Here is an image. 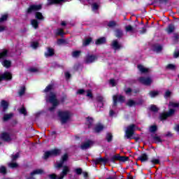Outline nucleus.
Here are the masks:
<instances>
[{
    "mask_svg": "<svg viewBox=\"0 0 179 179\" xmlns=\"http://www.w3.org/2000/svg\"><path fill=\"white\" fill-rule=\"evenodd\" d=\"M67 161H68V154H64L62 157V159L60 160V162H58L56 163L55 167L57 169H61V167L64 166V163H65V162H67Z\"/></svg>",
    "mask_w": 179,
    "mask_h": 179,
    "instance_id": "9d476101",
    "label": "nucleus"
},
{
    "mask_svg": "<svg viewBox=\"0 0 179 179\" xmlns=\"http://www.w3.org/2000/svg\"><path fill=\"white\" fill-rule=\"evenodd\" d=\"M126 106H128V107H135V106H136V101L132 99H129L126 103Z\"/></svg>",
    "mask_w": 179,
    "mask_h": 179,
    "instance_id": "4be33fe9",
    "label": "nucleus"
},
{
    "mask_svg": "<svg viewBox=\"0 0 179 179\" xmlns=\"http://www.w3.org/2000/svg\"><path fill=\"white\" fill-rule=\"evenodd\" d=\"M8 102L3 100L1 101V106L3 108V111H6V110H8Z\"/></svg>",
    "mask_w": 179,
    "mask_h": 179,
    "instance_id": "bb28decb",
    "label": "nucleus"
},
{
    "mask_svg": "<svg viewBox=\"0 0 179 179\" xmlns=\"http://www.w3.org/2000/svg\"><path fill=\"white\" fill-rule=\"evenodd\" d=\"M31 47H32V48H37V47H38V43L32 42L31 44Z\"/></svg>",
    "mask_w": 179,
    "mask_h": 179,
    "instance_id": "6e6d98bb",
    "label": "nucleus"
},
{
    "mask_svg": "<svg viewBox=\"0 0 179 179\" xmlns=\"http://www.w3.org/2000/svg\"><path fill=\"white\" fill-rule=\"evenodd\" d=\"M120 157H121V155H120V154H117L115 155H113L112 157V162H114L115 160H120Z\"/></svg>",
    "mask_w": 179,
    "mask_h": 179,
    "instance_id": "c03bdc74",
    "label": "nucleus"
},
{
    "mask_svg": "<svg viewBox=\"0 0 179 179\" xmlns=\"http://www.w3.org/2000/svg\"><path fill=\"white\" fill-rule=\"evenodd\" d=\"M150 110L152 111H155V112L159 111V108L156 106H155V105L151 106Z\"/></svg>",
    "mask_w": 179,
    "mask_h": 179,
    "instance_id": "864d4df0",
    "label": "nucleus"
},
{
    "mask_svg": "<svg viewBox=\"0 0 179 179\" xmlns=\"http://www.w3.org/2000/svg\"><path fill=\"white\" fill-rule=\"evenodd\" d=\"M90 43H92V38H88L84 41L83 45H85V46L89 45V44H90Z\"/></svg>",
    "mask_w": 179,
    "mask_h": 179,
    "instance_id": "ea45409f",
    "label": "nucleus"
},
{
    "mask_svg": "<svg viewBox=\"0 0 179 179\" xmlns=\"http://www.w3.org/2000/svg\"><path fill=\"white\" fill-rule=\"evenodd\" d=\"M35 17L36 19H38V20H44V16H43V13L40 12H36L35 13Z\"/></svg>",
    "mask_w": 179,
    "mask_h": 179,
    "instance_id": "393cba45",
    "label": "nucleus"
},
{
    "mask_svg": "<svg viewBox=\"0 0 179 179\" xmlns=\"http://www.w3.org/2000/svg\"><path fill=\"white\" fill-rule=\"evenodd\" d=\"M153 139H154L155 142H157V143L162 142V138H160L157 136H154Z\"/></svg>",
    "mask_w": 179,
    "mask_h": 179,
    "instance_id": "3c124183",
    "label": "nucleus"
},
{
    "mask_svg": "<svg viewBox=\"0 0 179 179\" xmlns=\"http://www.w3.org/2000/svg\"><path fill=\"white\" fill-rule=\"evenodd\" d=\"M81 52L80 50H76L72 52V57H73V58H78L80 56Z\"/></svg>",
    "mask_w": 179,
    "mask_h": 179,
    "instance_id": "2f4dec72",
    "label": "nucleus"
},
{
    "mask_svg": "<svg viewBox=\"0 0 179 179\" xmlns=\"http://www.w3.org/2000/svg\"><path fill=\"white\" fill-rule=\"evenodd\" d=\"M2 65L4 66V68H10V65L12 64V62L9 60H4L2 62Z\"/></svg>",
    "mask_w": 179,
    "mask_h": 179,
    "instance_id": "b1692460",
    "label": "nucleus"
},
{
    "mask_svg": "<svg viewBox=\"0 0 179 179\" xmlns=\"http://www.w3.org/2000/svg\"><path fill=\"white\" fill-rule=\"evenodd\" d=\"M12 117H13V113L6 114V115H4L3 120V121H8V120H10V118H12Z\"/></svg>",
    "mask_w": 179,
    "mask_h": 179,
    "instance_id": "c85d7f7f",
    "label": "nucleus"
},
{
    "mask_svg": "<svg viewBox=\"0 0 179 179\" xmlns=\"http://www.w3.org/2000/svg\"><path fill=\"white\" fill-rule=\"evenodd\" d=\"M95 44L96 45H101V44H106V38L105 37H102V38H98L96 41Z\"/></svg>",
    "mask_w": 179,
    "mask_h": 179,
    "instance_id": "aec40b11",
    "label": "nucleus"
},
{
    "mask_svg": "<svg viewBox=\"0 0 179 179\" xmlns=\"http://www.w3.org/2000/svg\"><path fill=\"white\" fill-rule=\"evenodd\" d=\"M56 34L57 36H62V34H64V31L62 29H57Z\"/></svg>",
    "mask_w": 179,
    "mask_h": 179,
    "instance_id": "8fccbe9b",
    "label": "nucleus"
},
{
    "mask_svg": "<svg viewBox=\"0 0 179 179\" xmlns=\"http://www.w3.org/2000/svg\"><path fill=\"white\" fill-rule=\"evenodd\" d=\"M54 54V49L48 48L47 52L45 53V56L46 58H48V57H52Z\"/></svg>",
    "mask_w": 179,
    "mask_h": 179,
    "instance_id": "6ab92c4d",
    "label": "nucleus"
},
{
    "mask_svg": "<svg viewBox=\"0 0 179 179\" xmlns=\"http://www.w3.org/2000/svg\"><path fill=\"white\" fill-rule=\"evenodd\" d=\"M150 97H156V96H159V92L157 91H151L149 93Z\"/></svg>",
    "mask_w": 179,
    "mask_h": 179,
    "instance_id": "58836bf2",
    "label": "nucleus"
},
{
    "mask_svg": "<svg viewBox=\"0 0 179 179\" xmlns=\"http://www.w3.org/2000/svg\"><path fill=\"white\" fill-rule=\"evenodd\" d=\"M174 58H178L179 57V50L176 51L173 55Z\"/></svg>",
    "mask_w": 179,
    "mask_h": 179,
    "instance_id": "338daca9",
    "label": "nucleus"
},
{
    "mask_svg": "<svg viewBox=\"0 0 179 179\" xmlns=\"http://www.w3.org/2000/svg\"><path fill=\"white\" fill-rule=\"evenodd\" d=\"M141 34H145L146 33V27H143L142 30H140Z\"/></svg>",
    "mask_w": 179,
    "mask_h": 179,
    "instance_id": "69168bd1",
    "label": "nucleus"
},
{
    "mask_svg": "<svg viewBox=\"0 0 179 179\" xmlns=\"http://www.w3.org/2000/svg\"><path fill=\"white\" fill-rule=\"evenodd\" d=\"M71 112L69 111H60L59 112V117L62 124H66L71 120Z\"/></svg>",
    "mask_w": 179,
    "mask_h": 179,
    "instance_id": "7ed1b4c3",
    "label": "nucleus"
},
{
    "mask_svg": "<svg viewBox=\"0 0 179 179\" xmlns=\"http://www.w3.org/2000/svg\"><path fill=\"white\" fill-rule=\"evenodd\" d=\"M97 59V56L94 55H88L85 58V64H92Z\"/></svg>",
    "mask_w": 179,
    "mask_h": 179,
    "instance_id": "ddd939ff",
    "label": "nucleus"
},
{
    "mask_svg": "<svg viewBox=\"0 0 179 179\" xmlns=\"http://www.w3.org/2000/svg\"><path fill=\"white\" fill-rule=\"evenodd\" d=\"M65 0H48V5H52L54 3H61Z\"/></svg>",
    "mask_w": 179,
    "mask_h": 179,
    "instance_id": "a878e982",
    "label": "nucleus"
},
{
    "mask_svg": "<svg viewBox=\"0 0 179 179\" xmlns=\"http://www.w3.org/2000/svg\"><path fill=\"white\" fill-rule=\"evenodd\" d=\"M108 27H115V26H117V23L114 21H110L108 24Z\"/></svg>",
    "mask_w": 179,
    "mask_h": 179,
    "instance_id": "a18cd8bd",
    "label": "nucleus"
},
{
    "mask_svg": "<svg viewBox=\"0 0 179 179\" xmlns=\"http://www.w3.org/2000/svg\"><path fill=\"white\" fill-rule=\"evenodd\" d=\"M20 114H23L24 115H26V114H27L26 112V108H20Z\"/></svg>",
    "mask_w": 179,
    "mask_h": 179,
    "instance_id": "4d7b16f0",
    "label": "nucleus"
},
{
    "mask_svg": "<svg viewBox=\"0 0 179 179\" xmlns=\"http://www.w3.org/2000/svg\"><path fill=\"white\" fill-rule=\"evenodd\" d=\"M69 173V167L67 166H63V170L62 173L59 174V176H57L55 174H51L49 175V178L50 179H64V177L66 176Z\"/></svg>",
    "mask_w": 179,
    "mask_h": 179,
    "instance_id": "20e7f679",
    "label": "nucleus"
},
{
    "mask_svg": "<svg viewBox=\"0 0 179 179\" xmlns=\"http://www.w3.org/2000/svg\"><path fill=\"white\" fill-rule=\"evenodd\" d=\"M61 155V150L59 149H54L50 151L45 152L44 154V159L47 160L48 157H52L54 156H59Z\"/></svg>",
    "mask_w": 179,
    "mask_h": 179,
    "instance_id": "423d86ee",
    "label": "nucleus"
},
{
    "mask_svg": "<svg viewBox=\"0 0 179 179\" xmlns=\"http://www.w3.org/2000/svg\"><path fill=\"white\" fill-rule=\"evenodd\" d=\"M126 31H129L130 33H134L135 29L131 25H127L125 27Z\"/></svg>",
    "mask_w": 179,
    "mask_h": 179,
    "instance_id": "c756f323",
    "label": "nucleus"
},
{
    "mask_svg": "<svg viewBox=\"0 0 179 179\" xmlns=\"http://www.w3.org/2000/svg\"><path fill=\"white\" fill-rule=\"evenodd\" d=\"M177 107H179V103L175 102H170L169 111L168 113H161L159 115V119L161 120V121H163V120H166V118H169V117H171V115H173L174 113H176V110L173 108H176Z\"/></svg>",
    "mask_w": 179,
    "mask_h": 179,
    "instance_id": "f257e3e1",
    "label": "nucleus"
},
{
    "mask_svg": "<svg viewBox=\"0 0 179 179\" xmlns=\"http://www.w3.org/2000/svg\"><path fill=\"white\" fill-rule=\"evenodd\" d=\"M0 138L4 142H10L12 141V138L10 137V134L8 132L4 131L1 134Z\"/></svg>",
    "mask_w": 179,
    "mask_h": 179,
    "instance_id": "9b49d317",
    "label": "nucleus"
},
{
    "mask_svg": "<svg viewBox=\"0 0 179 179\" xmlns=\"http://www.w3.org/2000/svg\"><path fill=\"white\" fill-rule=\"evenodd\" d=\"M24 92H26V87H21L20 89V91L18 92L19 96H22L23 94H24Z\"/></svg>",
    "mask_w": 179,
    "mask_h": 179,
    "instance_id": "4c0bfd02",
    "label": "nucleus"
},
{
    "mask_svg": "<svg viewBox=\"0 0 179 179\" xmlns=\"http://www.w3.org/2000/svg\"><path fill=\"white\" fill-rule=\"evenodd\" d=\"M99 9V4L94 3L92 4V10H97Z\"/></svg>",
    "mask_w": 179,
    "mask_h": 179,
    "instance_id": "603ef678",
    "label": "nucleus"
},
{
    "mask_svg": "<svg viewBox=\"0 0 179 179\" xmlns=\"http://www.w3.org/2000/svg\"><path fill=\"white\" fill-rule=\"evenodd\" d=\"M138 69L141 73H147V72H149V69L142 65H138Z\"/></svg>",
    "mask_w": 179,
    "mask_h": 179,
    "instance_id": "412c9836",
    "label": "nucleus"
},
{
    "mask_svg": "<svg viewBox=\"0 0 179 179\" xmlns=\"http://www.w3.org/2000/svg\"><path fill=\"white\" fill-rule=\"evenodd\" d=\"M5 30H6V27L4 25H0V33L5 31Z\"/></svg>",
    "mask_w": 179,
    "mask_h": 179,
    "instance_id": "052dcab7",
    "label": "nucleus"
},
{
    "mask_svg": "<svg viewBox=\"0 0 179 179\" xmlns=\"http://www.w3.org/2000/svg\"><path fill=\"white\" fill-rule=\"evenodd\" d=\"M103 129H104V127L103 125L97 124L94 129V132H95V134H99V132H101Z\"/></svg>",
    "mask_w": 179,
    "mask_h": 179,
    "instance_id": "a211bd4d",
    "label": "nucleus"
},
{
    "mask_svg": "<svg viewBox=\"0 0 179 179\" xmlns=\"http://www.w3.org/2000/svg\"><path fill=\"white\" fill-rule=\"evenodd\" d=\"M162 50V45H154V51H155L156 52H160Z\"/></svg>",
    "mask_w": 179,
    "mask_h": 179,
    "instance_id": "c9c22d12",
    "label": "nucleus"
},
{
    "mask_svg": "<svg viewBox=\"0 0 179 179\" xmlns=\"http://www.w3.org/2000/svg\"><path fill=\"white\" fill-rule=\"evenodd\" d=\"M106 141H108V142H111V141H113V135L110 133L106 134Z\"/></svg>",
    "mask_w": 179,
    "mask_h": 179,
    "instance_id": "79ce46f5",
    "label": "nucleus"
},
{
    "mask_svg": "<svg viewBox=\"0 0 179 179\" xmlns=\"http://www.w3.org/2000/svg\"><path fill=\"white\" fill-rule=\"evenodd\" d=\"M31 24L34 27V29H38V21L37 20H31Z\"/></svg>",
    "mask_w": 179,
    "mask_h": 179,
    "instance_id": "5701e85b",
    "label": "nucleus"
},
{
    "mask_svg": "<svg viewBox=\"0 0 179 179\" xmlns=\"http://www.w3.org/2000/svg\"><path fill=\"white\" fill-rule=\"evenodd\" d=\"M76 174H78V176H80L82 174V169L78 168L76 169Z\"/></svg>",
    "mask_w": 179,
    "mask_h": 179,
    "instance_id": "e2e57ef3",
    "label": "nucleus"
},
{
    "mask_svg": "<svg viewBox=\"0 0 179 179\" xmlns=\"http://www.w3.org/2000/svg\"><path fill=\"white\" fill-rule=\"evenodd\" d=\"M97 100H98V101L103 103V101H104V98L101 96H97Z\"/></svg>",
    "mask_w": 179,
    "mask_h": 179,
    "instance_id": "0e129e2a",
    "label": "nucleus"
},
{
    "mask_svg": "<svg viewBox=\"0 0 179 179\" xmlns=\"http://www.w3.org/2000/svg\"><path fill=\"white\" fill-rule=\"evenodd\" d=\"M17 158H19V152H17L15 155H12V162H15Z\"/></svg>",
    "mask_w": 179,
    "mask_h": 179,
    "instance_id": "5fc2aeb1",
    "label": "nucleus"
},
{
    "mask_svg": "<svg viewBox=\"0 0 179 179\" xmlns=\"http://www.w3.org/2000/svg\"><path fill=\"white\" fill-rule=\"evenodd\" d=\"M176 28L174 27V25L173 24H169L166 29V31L169 34H171V33H173Z\"/></svg>",
    "mask_w": 179,
    "mask_h": 179,
    "instance_id": "cd10ccee",
    "label": "nucleus"
},
{
    "mask_svg": "<svg viewBox=\"0 0 179 179\" xmlns=\"http://www.w3.org/2000/svg\"><path fill=\"white\" fill-rule=\"evenodd\" d=\"M113 106L115 107L117 106V101L120 103H124L125 101V97L122 95H113Z\"/></svg>",
    "mask_w": 179,
    "mask_h": 179,
    "instance_id": "0eeeda50",
    "label": "nucleus"
},
{
    "mask_svg": "<svg viewBox=\"0 0 179 179\" xmlns=\"http://www.w3.org/2000/svg\"><path fill=\"white\" fill-rule=\"evenodd\" d=\"M138 80L140 83H142L143 85H145V86H150V85H152V82H153L152 78L149 77H141L138 79Z\"/></svg>",
    "mask_w": 179,
    "mask_h": 179,
    "instance_id": "1a4fd4ad",
    "label": "nucleus"
},
{
    "mask_svg": "<svg viewBox=\"0 0 179 179\" xmlns=\"http://www.w3.org/2000/svg\"><path fill=\"white\" fill-rule=\"evenodd\" d=\"M167 69H171L172 71H174L176 69V65L174 64H169L166 66Z\"/></svg>",
    "mask_w": 179,
    "mask_h": 179,
    "instance_id": "de8ad7c7",
    "label": "nucleus"
},
{
    "mask_svg": "<svg viewBox=\"0 0 179 179\" xmlns=\"http://www.w3.org/2000/svg\"><path fill=\"white\" fill-rule=\"evenodd\" d=\"M0 173H1V174H6V167L4 166H0Z\"/></svg>",
    "mask_w": 179,
    "mask_h": 179,
    "instance_id": "37998d69",
    "label": "nucleus"
},
{
    "mask_svg": "<svg viewBox=\"0 0 179 179\" xmlns=\"http://www.w3.org/2000/svg\"><path fill=\"white\" fill-rule=\"evenodd\" d=\"M6 57H8V50H5L0 52V59H1V58H5Z\"/></svg>",
    "mask_w": 179,
    "mask_h": 179,
    "instance_id": "7c9ffc66",
    "label": "nucleus"
},
{
    "mask_svg": "<svg viewBox=\"0 0 179 179\" xmlns=\"http://www.w3.org/2000/svg\"><path fill=\"white\" fill-rule=\"evenodd\" d=\"M135 129H136V126L135 124H130L128 126L125 131L124 137L127 138V139H131L135 134Z\"/></svg>",
    "mask_w": 179,
    "mask_h": 179,
    "instance_id": "39448f33",
    "label": "nucleus"
},
{
    "mask_svg": "<svg viewBox=\"0 0 179 179\" xmlns=\"http://www.w3.org/2000/svg\"><path fill=\"white\" fill-rule=\"evenodd\" d=\"M93 141L88 140L84 143H82L80 148L82 150H86V149H89L90 146H93Z\"/></svg>",
    "mask_w": 179,
    "mask_h": 179,
    "instance_id": "f8f14e48",
    "label": "nucleus"
},
{
    "mask_svg": "<svg viewBox=\"0 0 179 179\" xmlns=\"http://www.w3.org/2000/svg\"><path fill=\"white\" fill-rule=\"evenodd\" d=\"M10 79H12V74L9 72H6L0 75V82H1V80H10Z\"/></svg>",
    "mask_w": 179,
    "mask_h": 179,
    "instance_id": "4468645a",
    "label": "nucleus"
},
{
    "mask_svg": "<svg viewBox=\"0 0 179 179\" xmlns=\"http://www.w3.org/2000/svg\"><path fill=\"white\" fill-rule=\"evenodd\" d=\"M170 96H171V92L170 91H166L165 92V96L164 97H166V99H167L168 97H170Z\"/></svg>",
    "mask_w": 179,
    "mask_h": 179,
    "instance_id": "680f3d73",
    "label": "nucleus"
},
{
    "mask_svg": "<svg viewBox=\"0 0 179 179\" xmlns=\"http://www.w3.org/2000/svg\"><path fill=\"white\" fill-rule=\"evenodd\" d=\"M138 160H140L142 163H145L149 160V155L146 153H143L138 157Z\"/></svg>",
    "mask_w": 179,
    "mask_h": 179,
    "instance_id": "2eb2a0df",
    "label": "nucleus"
},
{
    "mask_svg": "<svg viewBox=\"0 0 179 179\" xmlns=\"http://www.w3.org/2000/svg\"><path fill=\"white\" fill-rule=\"evenodd\" d=\"M110 83L112 86H115L116 83H115V80L112 79L110 80Z\"/></svg>",
    "mask_w": 179,
    "mask_h": 179,
    "instance_id": "774afa93",
    "label": "nucleus"
},
{
    "mask_svg": "<svg viewBox=\"0 0 179 179\" xmlns=\"http://www.w3.org/2000/svg\"><path fill=\"white\" fill-rule=\"evenodd\" d=\"M107 162H108V159L103 157H99L94 160L95 164H99V163H107Z\"/></svg>",
    "mask_w": 179,
    "mask_h": 179,
    "instance_id": "f3484780",
    "label": "nucleus"
},
{
    "mask_svg": "<svg viewBox=\"0 0 179 179\" xmlns=\"http://www.w3.org/2000/svg\"><path fill=\"white\" fill-rule=\"evenodd\" d=\"M8 166L10 169H17V167H18L19 165L16 162H10L8 163Z\"/></svg>",
    "mask_w": 179,
    "mask_h": 179,
    "instance_id": "f704fd0d",
    "label": "nucleus"
},
{
    "mask_svg": "<svg viewBox=\"0 0 179 179\" xmlns=\"http://www.w3.org/2000/svg\"><path fill=\"white\" fill-rule=\"evenodd\" d=\"M128 157H121L119 159V162H127L128 161Z\"/></svg>",
    "mask_w": 179,
    "mask_h": 179,
    "instance_id": "09e8293b",
    "label": "nucleus"
},
{
    "mask_svg": "<svg viewBox=\"0 0 179 179\" xmlns=\"http://www.w3.org/2000/svg\"><path fill=\"white\" fill-rule=\"evenodd\" d=\"M57 44L58 45H62V44H65V41L64 39H58Z\"/></svg>",
    "mask_w": 179,
    "mask_h": 179,
    "instance_id": "bf43d9fd",
    "label": "nucleus"
},
{
    "mask_svg": "<svg viewBox=\"0 0 179 179\" xmlns=\"http://www.w3.org/2000/svg\"><path fill=\"white\" fill-rule=\"evenodd\" d=\"M87 97H90V99L93 98V95L92 94V91L91 90H87Z\"/></svg>",
    "mask_w": 179,
    "mask_h": 179,
    "instance_id": "13d9d810",
    "label": "nucleus"
},
{
    "mask_svg": "<svg viewBox=\"0 0 179 179\" xmlns=\"http://www.w3.org/2000/svg\"><path fill=\"white\" fill-rule=\"evenodd\" d=\"M41 8H43V6L41 4L38 5H31L29 6V8L27 10L28 13H33V12H38V10H41Z\"/></svg>",
    "mask_w": 179,
    "mask_h": 179,
    "instance_id": "6e6552de",
    "label": "nucleus"
},
{
    "mask_svg": "<svg viewBox=\"0 0 179 179\" xmlns=\"http://www.w3.org/2000/svg\"><path fill=\"white\" fill-rule=\"evenodd\" d=\"M53 89H54V85H49L44 90V92L48 93V92H51V90H52Z\"/></svg>",
    "mask_w": 179,
    "mask_h": 179,
    "instance_id": "72a5a7b5",
    "label": "nucleus"
},
{
    "mask_svg": "<svg viewBox=\"0 0 179 179\" xmlns=\"http://www.w3.org/2000/svg\"><path fill=\"white\" fill-rule=\"evenodd\" d=\"M111 47L113 48V50H115V51H117V50H120L122 46L120 44V43H118V41L114 40L112 41Z\"/></svg>",
    "mask_w": 179,
    "mask_h": 179,
    "instance_id": "dca6fc26",
    "label": "nucleus"
},
{
    "mask_svg": "<svg viewBox=\"0 0 179 179\" xmlns=\"http://www.w3.org/2000/svg\"><path fill=\"white\" fill-rule=\"evenodd\" d=\"M151 163H152V164H159V163H160V161L158 159L152 158L151 159Z\"/></svg>",
    "mask_w": 179,
    "mask_h": 179,
    "instance_id": "49530a36",
    "label": "nucleus"
},
{
    "mask_svg": "<svg viewBox=\"0 0 179 179\" xmlns=\"http://www.w3.org/2000/svg\"><path fill=\"white\" fill-rule=\"evenodd\" d=\"M46 101L51 103L53 106L49 108V111H54L55 110V107L59 104L58 100H57V96L54 92H50V95L46 96Z\"/></svg>",
    "mask_w": 179,
    "mask_h": 179,
    "instance_id": "f03ea898",
    "label": "nucleus"
},
{
    "mask_svg": "<svg viewBox=\"0 0 179 179\" xmlns=\"http://www.w3.org/2000/svg\"><path fill=\"white\" fill-rule=\"evenodd\" d=\"M8 20V14H4L0 17V23H3Z\"/></svg>",
    "mask_w": 179,
    "mask_h": 179,
    "instance_id": "473e14b6",
    "label": "nucleus"
},
{
    "mask_svg": "<svg viewBox=\"0 0 179 179\" xmlns=\"http://www.w3.org/2000/svg\"><path fill=\"white\" fill-rule=\"evenodd\" d=\"M115 36L116 37H117V38H120V37H122V31L120 29H116Z\"/></svg>",
    "mask_w": 179,
    "mask_h": 179,
    "instance_id": "e433bc0d",
    "label": "nucleus"
},
{
    "mask_svg": "<svg viewBox=\"0 0 179 179\" xmlns=\"http://www.w3.org/2000/svg\"><path fill=\"white\" fill-rule=\"evenodd\" d=\"M157 131V126L152 125L150 127V132H156Z\"/></svg>",
    "mask_w": 179,
    "mask_h": 179,
    "instance_id": "a19ab883",
    "label": "nucleus"
}]
</instances>
